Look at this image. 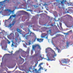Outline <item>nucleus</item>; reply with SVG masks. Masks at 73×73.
Returning a JSON list of instances; mask_svg holds the SVG:
<instances>
[{"mask_svg":"<svg viewBox=\"0 0 73 73\" xmlns=\"http://www.w3.org/2000/svg\"><path fill=\"white\" fill-rule=\"evenodd\" d=\"M16 67H17V66H16Z\"/></svg>","mask_w":73,"mask_h":73,"instance_id":"obj_41","label":"nucleus"},{"mask_svg":"<svg viewBox=\"0 0 73 73\" xmlns=\"http://www.w3.org/2000/svg\"><path fill=\"white\" fill-rule=\"evenodd\" d=\"M19 58H21V56H20L19 57Z\"/></svg>","mask_w":73,"mask_h":73,"instance_id":"obj_38","label":"nucleus"},{"mask_svg":"<svg viewBox=\"0 0 73 73\" xmlns=\"http://www.w3.org/2000/svg\"><path fill=\"white\" fill-rule=\"evenodd\" d=\"M13 35V36H14V34H13V33H11V34H10V35Z\"/></svg>","mask_w":73,"mask_h":73,"instance_id":"obj_23","label":"nucleus"},{"mask_svg":"<svg viewBox=\"0 0 73 73\" xmlns=\"http://www.w3.org/2000/svg\"><path fill=\"white\" fill-rule=\"evenodd\" d=\"M29 42H28V44L29 45H30L31 44V41H29Z\"/></svg>","mask_w":73,"mask_h":73,"instance_id":"obj_19","label":"nucleus"},{"mask_svg":"<svg viewBox=\"0 0 73 73\" xmlns=\"http://www.w3.org/2000/svg\"><path fill=\"white\" fill-rule=\"evenodd\" d=\"M15 24V22H13L12 24H10L9 26V27H10V28H11V27H12V25H14Z\"/></svg>","mask_w":73,"mask_h":73,"instance_id":"obj_7","label":"nucleus"},{"mask_svg":"<svg viewBox=\"0 0 73 73\" xmlns=\"http://www.w3.org/2000/svg\"><path fill=\"white\" fill-rule=\"evenodd\" d=\"M61 61L62 63H67L68 62V60L64 59L61 60Z\"/></svg>","mask_w":73,"mask_h":73,"instance_id":"obj_4","label":"nucleus"},{"mask_svg":"<svg viewBox=\"0 0 73 73\" xmlns=\"http://www.w3.org/2000/svg\"><path fill=\"white\" fill-rule=\"evenodd\" d=\"M49 31L50 32V33H51V30H49Z\"/></svg>","mask_w":73,"mask_h":73,"instance_id":"obj_27","label":"nucleus"},{"mask_svg":"<svg viewBox=\"0 0 73 73\" xmlns=\"http://www.w3.org/2000/svg\"><path fill=\"white\" fill-rule=\"evenodd\" d=\"M66 34L67 35H68V33H66Z\"/></svg>","mask_w":73,"mask_h":73,"instance_id":"obj_39","label":"nucleus"},{"mask_svg":"<svg viewBox=\"0 0 73 73\" xmlns=\"http://www.w3.org/2000/svg\"><path fill=\"white\" fill-rule=\"evenodd\" d=\"M36 47H38V49L40 50H41V47H40V45L38 44H35V45H33L32 46V50H35V48Z\"/></svg>","mask_w":73,"mask_h":73,"instance_id":"obj_2","label":"nucleus"},{"mask_svg":"<svg viewBox=\"0 0 73 73\" xmlns=\"http://www.w3.org/2000/svg\"><path fill=\"white\" fill-rule=\"evenodd\" d=\"M28 35H27V36H28Z\"/></svg>","mask_w":73,"mask_h":73,"instance_id":"obj_42","label":"nucleus"},{"mask_svg":"<svg viewBox=\"0 0 73 73\" xmlns=\"http://www.w3.org/2000/svg\"><path fill=\"white\" fill-rule=\"evenodd\" d=\"M38 64V62L37 61V62L35 64V66H37V65Z\"/></svg>","mask_w":73,"mask_h":73,"instance_id":"obj_20","label":"nucleus"},{"mask_svg":"<svg viewBox=\"0 0 73 73\" xmlns=\"http://www.w3.org/2000/svg\"><path fill=\"white\" fill-rule=\"evenodd\" d=\"M49 31H47V33H48V34L49 33Z\"/></svg>","mask_w":73,"mask_h":73,"instance_id":"obj_33","label":"nucleus"},{"mask_svg":"<svg viewBox=\"0 0 73 73\" xmlns=\"http://www.w3.org/2000/svg\"><path fill=\"white\" fill-rule=\"evenodd\" d=\"M36 39H37V38L36 37L35 38V41H36Z\"/></svg>","mask_w":73,"mask_h":73,"instance_id":"obj_30","label":"nucleus"},{"mask_svg":"<svg viewBox=\"0 0 73 73\" xmlns=\"http://www.w3.org/2000/svg\"><path fill=\"white\" fill-rule=\"evenodd\" d=\"M57 56V54H56V53H55V54H54V56H52V57H53V58H54V57L55 56Z\"/></svg>","mask_w":73,"mask_h":73,"instance_id":"obj_16","label":"nucleus"},{"mask_svg":"<svg viewBox=\"0 0 73 73\" xmlns=\"http://www.w3.org/2000/svg\"><path fill=\"white\" fill-rule=\"evenodd\" d=\"M60 27H62V23H60Z\"/></svg>","mask_w":73,"mask_h":73,"instance_id":"obj_14","label":"nucleus"},{"mask_svg":"<svg viewBox=\"0 0 73 73\" xmlns=\"http://www.w3.org/2000/svg\"><path fill=\"white\" fill-rule=\"evenodd\" d=\"M7 0H5L1 2V3H3H3H4V2H5V1H7Z\"/></svg>","mask_w":73,"mask_h":73,"instance_id":"obj_21","label":"nucleus"},{"mask_svg":"<svg viewBox=\"0 0 73 73\" xmlns=\"http://www.w3.org/2000/svg\"><path fill=\"white\" fill-rule=\"evenodd\" d=\"M5 11H8V12H13L14 11H12L10 9H5Z\"/></svg>","mask_w":73,"mask_h":73,"instance_id":"obj_8","label":"nucleus"},{"mask_svg":"<svg viewBox=\"0 0 73 73\" xmlns=\"http://www.w3.org/2000/svg\"><path fill=\"white\" fill-rule=\"evenodd\" d=\"M47 34L45 33H42L41 36V38H44V37H45L46 36H47Z\"/></svg>","mask_w":73,"mask_h":73,"instance_id":"obj_3","label":"nucleus"},{"mask_svg":"<svg viewBox=\"0 0 73 73\" xmlns=\"http://www.w3.org/2000/svg\"><path fill=\"white\" fill-rule=\"evenodd\" d=\"M46 10H47V11H48L49 10L47 9H46Z\"/></svg>","mask_w":73,"mask_h":73,"instance_id":"obj_37","label":"nucleus"},{"mask_svg":"<svg viewBox=\"0 0 73 73\" xmlns=\"http://www.w3.org/2000/svg\"><path fill=\"white\" fill-rule=\"evenodd\" d=\"M7 41H8V44H10L11 43V42L9 41V40H7Z\"/></svg>","mask_w":73,"mask_h":73,"instance_id":"obj_25","label":"nucleus"},{"mask_svg":"<svg viewBox=\"0 0 73 73\" xmlns=\"http://www.w3.org/2000/svg\"><path fill=\"white\" fill-rule=\"evenodd\" d=\"M69 32H72V30H70L69 31Z\"/></svg>","mask_w":73,"mask_h":73,"instance_id":"obj_32","label":"nucleus"},{"mask_svg":"<svg viewBox=\"0 0 73 73\" xmlns=\"http://www.w3.org/2000/svg\"><path fill=\"white\" fill-rule=\"evenodd\" d=\"M30 36H32V37H33V33L32 32H31L30 34Z\"/></svg>","mask_w":73,"mask_h":73,"instance_id":"obj_12","label":"nucleus"},{"mask_svg":"<svg viewBox=\"0 0 73 73\" xmlns=\"http://www.w3.org/2000/svg\"><path fill=\"white\" fill-rule=\"evenodd\" d=\"M66 0H63L62 1H60V3L62 5H64L65 3H66Z\"/></svg>","mask_w":73,"mask_h":73,"instance_id":"obj_6","label":"nucleus"},{"mask_svg":"<svg viewBox=\"0 0 73 73\" xmlns=\"http://www.w3.org/2000/svg\"><path fill=\"white\" fill-rule=\"evenodd\" d=\"M66 44H67L66 46L67 47H68L69 46V43H68V42H67Z\"/></svg>","mask_w":73,"mask_h":73,"instance_id":"obj_13","label":"nucleus"},{"mask_svg":"<svg viewBox=\"0 0 73 73\" xmlns=\"http://www.w3.org/2000/svg\"><path fill=\"white\" fill-rule=\"evenodd\" d=\"M50 50H52V52H54L53 50H52V48H47L46 49V53H47L46 56H50V55L51 54V53L49 52V51Z\"/></svg>","mask_w":73,"mask_h":73,"instance_id":"obj_1","label":"nucleus"},{"mask_svg":"<svg viewBox=\"0 0 73 73\" xmlns=\"http://www.w3.org/2000/svg\"><path fill=\"white\" fill-rule=\"evenodd\" d=\"M12 15H11L9 18L8 19V20H9V19H11V18H12Z\"/></svg>","mask_w":73,"mask_h":73,"instance_id":"obj_18","label":"nucleus"},{"mask_svg":"<svg viewBox=\"0 0 73 73\" xmlns=\"http://www.w3.org/2000/svg\"><path fill=\"white\" fill-rule=\"evenodd\" d=\"M12 16H13V17H15L16 15H12Z\"/></svg>","mask_w":73,"mask_h":73,"instance_id":"obj_26","label":"nucleus"},{"mask_svg":"<svg viewBox=\"0 0 73 73\" xmlns=\"http://www.w3.org/2000/svg\"><path fill=\"white\" fill-rule=\"evenodd\" d=\"M45 12H46V13H48L47 12H46V11H44Z\"/></svg>","mask_w":73,"mask_h":73,"instance_id":"obj_35","label":"nucleus"},{"mask_svg":"<svg viewBox=\"0 0 73 73\" xmlns=\"http://www.w3.org/2000/svg\"><path fill=\"white\" fill-rule=\"evenodd\" d=\"M29 27H32V25H30L29 26H28Z\"/></svg>","mask_w":73,"mask_h":73,"instance_id":"obj_31","label":"nucleus"},{"mask_svg":"<svg viewBox=\"0 0 73 73\" xmlns=\"http://www.w3.org/2000/svg\"><path fill=\"white\" fill-rule=\"evenodd\" d=\"M58 36H60V35H58V34H57V35H56V37H58Z\"/></svg>","mask_w":73,"mask_h":73,"instance_id":"obj_24","label":"nucleus"},{"mask_svg":"<svg viewBox=\"0 0 73 73\" xmlns=\"http://www.w3.org/2000/svg\"><path fill=\"white\" fill-rule=\"evenodd\" d=\"M37 54H35L33 56V57H37Z\"/></svg>","mask_w":73,"mask_h":73,"instance_id":"obj_17","label":"nucleus"},{"mask_svg":"<svg viewBox=\"0 0 73 73\" xmlns=\"http://www.w3.org/2000/svg\"><path fill=\"white\" fill-rule=\"evenodd\" d=\"M71 11H72V10L70 9H69L68 10V11H67V13H70V12H71Z\"/></svg>","mask_w":73,"mask_h":73,"instance_id":"obj_11","label":"nucleus"},{"mask_svg":"<svg viewBox=\"0 0 73 73\" xmlns=\"http://www.w3.org/2000/svg\"><path fill=\"white\" fill-rule=\"evenodd\" d=\"M56 49H57L58 52H59L60 51V49H58V48H56Z\"/></svg>","mask_w":73,"mask_h":73,"instance_id":"obj_15","label":"nucleus"},{"mask_svg":"<svg viewBox=\"0 0 73 73\" xmlns=\"http://www.w3.org/2000/svg\"><path fill=\"white\" fill-rule=\"evenodd\" d=\"M43 64V63H42L40 64H39V66L41 67V65H42Z\"/></svg>","mask_w":73,"mask_h":73,"instance_id":"obj_22","label":"nucleus"},{"mask_svg":"<svg viewBox=\"0 0 73 73\" xmlns=\"http://www.w3.org/2000/svg\"><path fill=\"white\" fill-rule=\"evenodd\" d=\"M44 40V39H39V38H37V40L38 41V42H42L43 41V40Z\"/></svg>","mask_w":73,"mask_h":73,"instance_id":"obj_5","label":"nucleus"},{"mask_svg":"<svg viewBox=\"0 0 73 73\" xmlns=\"http://www.w3.org/2000/svg\"><path fill=\"white\" fill-rule=\"evenodd\" d=\"M46 38H48V36H46Z\"/></svg>","mask_w":73,"mask_h":73,"instance_id":"obj_40","label":"nucleus"},{"mask_svg":"<svg viewBox=\"0 0 73 73\" xmlns=\"http://www.w3.org/2000/svg\"><path fill=\"white\" fill-rule=\"evenodd\" d=\"M27 11H31L30 10H28V9L27 10Z\"/></svg>","mask_w":73,"mask_h":73,"instance_id":"obj_36","label":"nucleus"},{"mask_svg":"<svg viewBox=\"0 0 73 73\" xmlns=\"http://www.w3.org/2000/svg\"><path fill=\"white\" fill-rule=\"evenodd\" d=\"M48 61L50 60V59L49 58H48V60H47Z\"/></svg>","mask_w":73,"mask_h":73,"instance_id":"obj_28","label":"nucleus"},{"mask_svg":"<svg viewBox=\"0 0 73 73\" xmlns=\"http://www.w3.org/2000/svg\"><path fill=\"white\" fill-rule=\"evenodd\" d=\"M12 46H14V45L12 43Z\"/></svg>","mask_w":73,"mask_h":73,"instance_id":"obj_34","label":"nucleus"},{"mask_svg":"<svg viewBox=\"0 0 73 73\" xmlns=\"http://www.w3.org/2000/svg\"><path fill=\"white\" fill-rule=\"evenodd\" d=\"M15 35L17 36V37H19V33L17 32L15 33Z\"/></svg>","mask_w":73,"mask_h":73,"instance_id":"obj_9","label":"nucleus"},{"mask_svg":"<svg viewBox=\"0 0 73 73\" xmlns=\"http://www.w3.org/2000/svg\"><path fill=\"white\" fill-rule=\"evenodd\" d=\"M25 13L27 14H28V13L27 12H25Z\"/></svg>","mask_w":73,"mask_h":73,"instance_id":"obj_29","label":"nucleus"},{"mask_svg":"<svg viewBox=\"0 0 73 73\" xmlns=\"http://www.w3.org/2000/svg\"><path fill=\"white\" fill-rule=\"evenodd\" d=\"M17 31L18 32H19V33H21V31L20 30V29H19L18 28H17Z\"/></svg>","mask_w":73,"mask_h":73,"instance_id":"obj_10","label":"nucleus"}]
</instances>
